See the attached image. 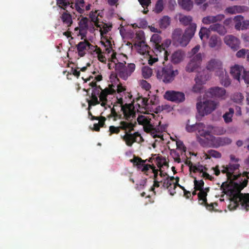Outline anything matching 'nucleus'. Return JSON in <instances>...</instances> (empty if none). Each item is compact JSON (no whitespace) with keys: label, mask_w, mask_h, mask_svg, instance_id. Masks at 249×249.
I'll list each match as a JSON object with an SVG mask.
<instances>
[{"label":"nucleus","mask_w":249,"mask_h":249,"mask_svg":"<svg viewBox=\"0 0 249 249\" xmlns=\"http://www.w3.org/2000/svg\"><path fill=\"white\" fill-rule=\"evenodd\" d=\"M247 184V181L244 182L243 186L237 183H234L233 185H231L228 183V181H225L222 184L220 190L224 194L232 196L235 204L234 209L240 205L242 209L248 212L249 211V194H242L240 192Z\"/></svg>","instance_id":"nucleus-1"},{"label":"nucleus","mask_w":249,"mask_h":249,"mask_svg":"<svg viewBox=\"0 0 249 249\" xmlns=\"http://www.w3.org/2000/svg\"><path fill=\"white\" fill-rule=\"evenodd\" d=\"M155 71L159 81L165 84L171 83L179 73L178 70L172 64H165L164 62L162 66L158 67Z\"/></svg>","instance_id":"nucleus-2"},{"label":"nucleus","mask_w":249,"mask_h":249,"mask_svg":"<svg viewBox=\"0 0 249 249\" xmlns=\"http://www.w3.org/2000/svg\"><path fill=\"white\" fill-rule=\"evenodd\" d=\"M196 29V24L193 23L186 29L183 34H182V31L181 29H175L172 33L173 42L177 45L182 47L186 46L194 36Z\"/></svg>","instance_id":"nucleus-3"},{"label":"nucleus","mask_w":249,"mask_h":249,"mask_svg":"<svg viewBox=\"0 0 249 249\" xmlns=\"http://www.w3.org/2000/svg\"><path fill=\"white\" fill-rule=\"evenodd\" d=\"M122 111L124 115V118L125 120L121 121L120 122L121 129L124 130V133L131 132L134 129L136 122H133V119L136 116V113L131 104H126L124 107H122Z\"/></svg>","instance_id":"nucleus-4"},{"label":"nucleus","mask_w":249,"mask_h":249,"mask_svg":"<svg viewBox=\"0 0 249 249\" xmlns=\"http://www.w3.org/2000/svg\"><path fill=\"white\" fill-rule=\"evenodd\" d=\"M155 117V115L153 113L149 114L148 115H141L138 116L137 121L139 124L143 126L145 132L150 133L153 138L162 137L159 128H154V126L151 124V119Z\"/></svg>","instance_id":"nucleus-5"},{"label":"nucleus","mask_w":249,"mask_h":249,"mask_svg":"<svg viewBox=\"0 0 249 249\" xmlns=\"http://www.w3.org/2000/svg\"><path fill=\"white\" fill-rule=\"evenodd\" d=\"M197 141L203 147H208L213 146L217 147L220 146H223L229 144L231 142L230 139L227 137H216L215 136H211L210 140L207 141L205 139L197 137Z\"/></svg>","instance_id":"nucleus-6"},{"label":"nucleus","mask_w":249,"mask_h":249,"mask_svg":"<svg viewBox=\"0 0 249 249\" xmlns=\"http://www.w3.org/2000/svg\"><path fill=\"white\" fill-rule=\"evenodd\" d=\"M126 62H117L115 68L117 75L121 78L126 80L135 70V65L134 63H128L125 66Z\"/></svg>","instance_id":"nucleus-7"},{"label":"nucleus","mask_w":249,"mask_h":249,"mask_svg":"<svg viewBox=\"0 0 249 249\" xmlns=\"http://www.w3.org/2000/svg\"><path fill=\"white\" fill-rule=\"evenodd\" d=\"M218 102L207 100L203 102H199L196 104V108L199 113L204 116L211 113L218 106Z\"/></svg>","instance_id":"nucleus-8"},{"label":"nucleus","mask_w":249,"mask_h":249,"mask_svg":"<svg viewBox=\"0 0 249 249\" xmlns=\"http://www.w3.org/2000/svg\"><path fill=\"white\" fill-rule=\"evenodd\" d=\"M215 32L220 35H224L227 30L224 25L219 23H214L210 26L209 29L202 27L199 31V36L201 40L207 39L209 36L210 31Z\"/></svg>","instance_id":"nucleus-9"},{"label":"nucleus","mask_w":249,"mask_h":249,"mask_svg":"<svg viewBox=\"0 0 249 249\" xmlns=\"http://www.w3.org/2000/svg\"><path fill=\"white\" fill-rule=\"evenodd\" d=\"M226 132V129L222 126H213L211 124L205 125L204 138L207 141L210 140L211 136L213 135H221Z\"/></svg>","instance_id":"nucleus-10"},{"label":"nucleus","mask_w":249,"mask_h":249,"mask_svg":"<svg viewBox=\"0 0 249 249\" xmlns=\"http://www.w3.org/2000/svg\"><path fill=\"white\" fill-rule=\"evenodd\" d=\"M206 73V71H204L202 72L197 73L195 78L196 84L192 88V91L194 92H201L203 88L202 85L204 84L209 78V76Z\"/></svg>","instance_id":"nucleus-11"},{"label":"nucleus","mask_w":249,"mask_h":249,"mask_svg":"<svg viewBox=\"0 0 249 249\" xmlns=\"http://www.w3.org/2000/svg\"><path fill=\"white\" fill-rule=\"evenodd\" d=\"M207 69L210 71H215L216 75L221 77L223 75L224 71L222 64L220 61L217 59H212L210 60L207 65Z\"/></svg>","instance_id":"nucleus-12"},{"label":"nucleus","mask_w":249,"mask_h":249,"mask_svg":"<svg viewBox=\"0 0 249 249\" xmlns=\"http://www.w3.org/2000/svg\"><path fill=\"white\" fill-rule=\"evenodd\" d=\"M164 98L169 101L179 103L185 100L184 93L174 90H168L165 92Z\"/></svg>","instance_id":"nucleus-13"},{"label":"nucleus","mask_w":249,"mask_h":249,"mask_svg":"<svg viewBox=\"0 0 249 249\" xmlns=\"http://www.w3.org/2000/svg\"><path fill=\"white\" fill-rule=\"evenodd\" d=\"M202 61L201 53H197L191 59L187 65L185 70L188 72L196 71L200 66Z\"/></svg>","instance_id":"nucleus-14"},{"label":"nucleus","mask_w":249,"mask_h":249,"mask_svg":"<svg viewBox=\"0 0 249 249\" xmlns=\"http://www.w3.org/2000/svg\"><path fill=\"white\" fill-rule=\"evenodd\" d=\"M76 47L78 55L80 57H83L86 53V51L91 53L94 50L95 46L91 45L88 40H84L78 43Z\"/></svg>","instance_id":"nucleus-15"},{"label":"nucleus","mask_w":249,"mask_h":249,"mask_svg":"<svg viewBox=\"0 0 249 249\" xmlns=\"http://www.w3.org/2000/svg\"><path fill=\"white\" fill-rule=\"evenodd\" d=\"M162 38L158 34H154L151 38V41L153 42V53L155 54L156 55H161L163 56V54L162 53H165V51L164 52H161L160 51L161 48H160V44L161 43ZM162 51H163L162 50Z\"/></svg>","instance_id":"nucleus-16"},{"label":"nucleus","mask_w":249,"mask_h":249,"mask_svg":"<svg viewBox=\"0 0 249 249\" xmlns=\"http://www.w3.org/2000/svg\"><path fill=\"white\" fill-rule=\"evenodd\" d=\"M121 137L128 146H131L134 142H137V137H140L141 139H142V137L138 132H135L134 133L126 132L124 135H121Z\"/></svg>","instance_id":"nucleus-17"},{"label":"nucleus","mask_w":249,"mask_h":249,"mask_svg":"<svg viewBox=\"0 0 249 249\" xmlns=\"http://www.w3.org/2000/svg\"><path fill=\"white\" fill-rule=\"evenodd\" d=\"M146 160H142L141 158L134 157L133 159L130 160V162L134 165H136L138 169H141L142 172H146L150 168L152 169L154 166L148 164H145Z\"/></svg>","instance_id":"nucleus-18"},{"label":"nucleus","mask_w":249,"mask_h":249,"mask_svg":"<svg viewBox=\"0 0 249 249\" xmlns=\"http://www.w3.org/2000/svg\"><path fill=\"white\" fill-rule=\"evenodd\" d=\"M205 124L202 123H196V124L186 126V130L188 132H193L197 131L198 134L204 138Z\"/></svg>","instance_id":"nucleus-19"},{"label":"nucleus","mask_w":249,"mask_h":249,"mask_svg":"<svg viewBox=\"0 0 249 249\" xmlns=\"http://www.w3.org/2000/svg\"><path fill=\"white\" fill-rule=\"evenodd\" d=\"M225 43L234 51L237 50L240 47V40L232 35H228L224 38Z\"/></svg>","instance_id":"nucleus-20"},{"label":"nucleus","mask_w":249,"mask_h":249,"mask_svg":"<svg viewBox=\"0 0 249 249\" xmlns=\"http://www.w3.org/2000/svg\"><path fill=\"white\" fill-rule=\"evenodd\" d=\"M211 97L219 98L224 99L226 94V90L218 87H215L210 88L208 92Z\"/></svg>","instance_id":"nucleus-21"},{"label":"nucleus","mask_w":249,"mask_h":249,"mask_svg":"<svg viewBox=\"0 0 249 249\" xmlns=\"http://www.w3.org/2000/svg\"><path fill=\"white\" fill-rule=\"evenodd\" d=\"M112 86H110L108 88H106L103 90H102L100 95H99V99L101 102V106L102 107H105L107 102V96L108 95H112L115 93L116 91L114 89L112 88Z\"/></svg>","instance_id":"nucleus-22"},{"label":"nucleus","mask_w":249,"mask_h":249,"mask_svg":"<svg viewBox=\"0 0 249 249\" xmlns=\"http://www.w3.org/2000/svg\"><path fill=\"white\" fill-rule=\"evenodd\" d=\"M225 18V16L223 14H218L215 16H208L205 17L202 19V22L204 24H210L214 23L217 21L222 20Z\"/></svg>","instance_id":"nucleus-23"},{"label":"nucleus","mask_w":249,"mask_h":249,"mask_svg":"<svg viewBox=\"0 0 249 249\" xmlns=\"http://www.w3.org/2000/svg\"><path fill=\"white\" fill-rule=\"evenodd\" d=\"M245 72L243 67L238 65L231 67V73L233 78L239 82L240 81L241 74L242 73L244 74Z\"/></svg>","instance_id":"nucleus-24"},{"label":"nucleus","mask_w":249,"mask_h":249,"mask_svg":"<svg viewBox=\"0 0 249 249\" xmlns=\"http://www.w3.org/2000/svg\"><path fill=\"white\" fill-rule=\"evenodd\" d=\"M171 43V41L169 39H166L163 42L161 43L160 44L161 49L160 50L161 52H162V50H163V52L165 51V53H162L163 54V56L159 55L160 58H163L164 60L167 61L168 60V56L169 55V53L167 51L168 48L169 47Z\"/></svg>","instance_id":"nucleus-25"},{"label":"nucleus","mask_w":249,"mask_h":249,"mask_svg":"<svg viewBox=\"0 0 249 249\" xmlns=\"http://www.w3.org/2000/svg\"><path fill=\"white\" fill-rule=\"evenodd\" d=\"M185 56L184 53L181 50H177L172 53L171 56V62L175 64L179 63Z\"/></svg>","instance_id":"nucleus-26"},{"label":"nucleus","mask_w":249,"mask_h":249,"mask_svg":"<svg viewBox=\"0 0 249 249\" xmlns=\"http://www.w3.org/2000/svg\"><path fill=\"white\" fill-rule=\"evenodd\" d=\"M84 4V0H75L74 3L72 2L71 8L75 9L79 14H83L84 12V9H83Z\"/></svg>","instance_id":"nucleus-27"},{"label":"nucleus","mask_w":249,"mask_h":249,"mask_svg":"<svg viewBox=\"0 0 249 249\" xmlns=\"http://www.w3.org/2000/svg\"><path fill=\"white\" fill-rule=\"evenodd\" d=\"M178 4L182 9L187 11H190L193 7L192 0H178Z\"/></svg>","instance_id":"nucleus-28"},{"label":"nucleus","mask_w":249,"mask_h":249,"mask_svg":"<svg viewBox=\"0 0 249 249\" xmlns=\"http://www.w3.org/2000/svg\"><path fill=\"white\" fill-rule=\"evenodd\" d=\"M234 113V110L233 108L230 107L229 110L226 111L223 115V118L225 123L229 124L232 121V117Z\"/></svg>","instance_id":"nucleus-29"},{"label":"nucleus","mask_w":249,"mask_h":249,"mask_svg":"<svg viewBox=\"0 0 249 249\" xmlns=\"http://www.w3.org/2000/svg\"><path fill=\"white\" fill-rule=\"evenodd\" d=\"M179 22L184 26L190 25L193 21V18L191 16L180 15L178 18Z\"/></svg>","instance_id":"nucleus-30"},{"label":"nucleus","mask_w":249,"mask_h":249,"mask_svg":"<svg viewBox=\"0 0 249 249\" xmlns=\"http://www.w3.org/2000/svg\"><path fill=\"white\" fill-rule=\"evenodd\" d=\"M170 22V18L167 16H163L159 21L160 28L163 29L167 28L169 26Z\"/></svg>","instance_id":"nucleus-31"},{"label":"nucleus","mask_w":249,"mask_h":249,"mask_svg":"<svg viewBox=\"0 0 249 249\" xmlns=\"http://www.w3.org/2000/svg\"><path fill=\"white\" fill-rule=\"evenodd\" d=\"M198 203L201 205L206 204L207 201V193L204 190H200V192L197 194Z\"/></svg>","instance_id":"nucleus-32"},{"label":"nucleus","mask_w":249,"mask_h":249,"mask_svg":"<svg viewBox=\"0 0 249 249\" xmlns=\"http://www.w3.org/2000/svg\"><path fill=\"white\" fill-rule=\"evenodd\" d=\"M88 18L86 17L83 18L79 22V33L83 37L85 35H83L82 32L87 29L88 27Z\"/></svg>","instance_id":"nucleus-33"},{"label":"nucleus","mask_w":249,"mask_h":249,"mask_svg":"<svg viewBox=\"0 0 249 249\" xmlns=\"http://www.w3.org/2000/svg\"><path fill=\"white\" fill-rule=\"evenodd\" d=\"M61 18L63 23L66 24L68 27L70 26L72 23L71 16L67 12L63 13L61 17Z\"/></svg>","instance_id":"nucleus-34"},{"label":"nucleus","mask_w":249,"mask_h":249,"mask_svg":"<svg viewBox=\"0 0 249 249\" xmlns=\"http://www.w3.org/2000/svg\"><path fill=\"white\" fill-rule=\"evenodd\" d=\"M227 166L231 175L232 176V180L236 179L237 177L235 175H233V173L235 171L238 169L240 165L237 163L234 164L230 163L227 165Z\"/></svg>","instance_id":"nucleus-35"},{"label":"nucleus","mask_w":249,"mask_h":249,"mask_svg":"<svg viewBox=\"0 0 249 249\" xmlns=\"http://www.w3.org/2000/svg\"><path fill=\"white\" fill-rule=\"evenodd\" d=\"M90 100L87 99L88 103V110H90L92 106H95L100 104V101L98 99V96L91 93Z\"/></svg>","instance_id":"nucleus-36"},{"label":"nucleus","mask_w":249,"mask_h":249,"mask_svg":"<svg viewBox=\"0 0 249 249\" xmlns=\"http://www.w3.org/2000/svg\"><path fill=\"white\" fill-rule=\"evenodd\" d=\"M220 39L216 35H213L211 36L209 41V45L211 48H214L218 46L220 43Z\"/></svg>","instance_id":"nucleus-37"},{"label":"nucleus","mask_w":249,"mask_h":249,"mask_svg":"<svg viewBox=\"0 0 249 249\" xmlns=\"http://www.w3.org/2000/svg\"><path fill=\"white\" fill-rule=\"evenodd\" d=\"M243 18L244 17L241 15H238L234 18L233 20L235 22L234 27L237 30H241Z\"/></svg>","instance_id":"nucleus-38"},{"label":"nucleus","mask_w":249,"mask_h":249,"mask_svg":"<svg viewBox=\"0 0 249 249\" xmlns=\"http://www.w3.org/2000/svg\"><path fill=\"white\" fill-rule=\"evenodd\" d=\"M93 51L95 52L97 54L98 59L100 62L104 63H106L107 59L105 55H103L102 50L100 48L95 46V48Z\"/></svg>","instance_id":"nucleus-39"},{"label":"nucleus","mask_w":249,"mask_h":249,"mask_svg":"<svg viewBox=\"0 0 249 249\" xmlns=\"http://www.w3.org/2000/svg\"><path fill=\"white\" fill-rule=\"evenodd\" d=\"M138 47H139V52L140 53L144 54L146 53H149V49L150 47L149 46L145 44L144 41H141L138 43Z\"/></svg>","instance_id":"nucleus-40"},{"label":"nucleus","mask_w":249,"mask_h":249,"mask_svg":"<svg viewBox=\"0 0 249 249\" xmlns=\"http://www.w3.org/2000/svg\"><path fill=\"white\" fill-rule=\"evenodd\" d=\"M164 8L163 0H158L156 3L153 11L157 14L160 13Z\"/></svg>","instance_id":"nucleus-41"},{"label":"nucleus","mask_w":249,"mask_h":249,"mask_svg":"<svg viewBox=\"0 0 249 249\" xmlns=\"http://www.w3.org/2000/svg\"><path fill=\"white\" fill-rule=\"evenodd\" d=\"M56 4L59 7L64 10H66V8L69 5H71L72 2L70 0H56Z\"/></svg>","instance_id":"nucleus-42"},{"label":"nucleus","mask_w":249,"mask_h":249,"mask_svg":"<svg viewBox=\"0 0 249 249\" xmlns=\"http://www.w3.org/2000/svg\"><path fill=\"white\" fill-rule=\"evenodd\" d=\"M106 120V118L105 117L101 116V119H99L98 123L94 124L93 130L95 131H99L100 127H104L105 124Z\"/></svg>","instance_id":"nucleus-43"},{"label":"nucleus","mask_w":249,"mask_h":249,"mask_svg":"<svg viewBox=\"0 0 249 249\" xmlns=\"http://www.w3.org/2000/svg\"><path fill=\"white\" fill-rule=\"evenodd\" d=\"M179 180V178L178 177H176V182L174 183L173 184H172V186L168 189V192H169L171 196H173L176 193L175 190H176L177 186L179 187V185H180L178 183Z\"/></svg>","instance_id":"nucleus-44"},{"label":"nucleus","mask_w":249,"mask_h":249,"mask_svg":"<svg viewBox=\"0 0 249 249\" xmlns=\"http://www.w3.org/2000/svg\"><path fill=\"white\" fill-rule=\"evenodd\" d=\"M192 177L194 178L195 189L196 190H199V192H200V190H204L203 186L204 185V182L203 180L201 179L199 181H197L196 177Z\"/></svg>","instance_id":"nucleus-45"},{"label":"nucleus","mask_w":249,"mask_h":249,"mask_svg":"<svg viewBox=\"0 0 249 249\" xmlns=\"http://www.w3.org/2000/svg\"><path fill=\"white\" fill-rule=\"evenodd\" d=\"M206 156L208 159H210L211 157L214 158H220L221 157V153L214 150H208Z\"/></svg>","instance_id":"nucleus-46"},{"label":"nucleus","mask_w":249,"mask_h":249,"mask_svg":"<svg viewBox=\"0 0 249 249\" xmlns=\"http://www.w3.org/2000/svg\"><path fill=\"white\" fill-rule=\"evenodd\" d=\"M222 169H221V172L223 174H226L227 179L228 180H230V182L228 183L231 185H233V184H232V181L233 180L232 178V176L231 175V174L229 172L227 165L226 166H222Z\"/></svg>","instance_id":"nucleus-47"},{"label":"nucleus","mask_w":249,"mask_h":249,"mask_svg":"<svg viewBox=\"0 0 249 249\" xmlns=\"http://www.w3.org/2000/svg\"><path fill=\"white\" fill-rule=\"evenodd\" d=\"M152 74V70L148 67H144L142 69V75L144 78H149Z\"/></svg>","instance_id":"nucleus-48"},{"label":"nucleus","mask_w":249,"mask_h":249,"mask_svg":"<svg viewBox=\"0 0 249 249\" xmlns=\"http://www.w3.org/2000/svg\"><path fill=\"white\" fill-rule=\"evenodd\" d=\"M231 98L234 102L241 103L244 99V96L240 92H236L233 94Z\"/></svg>","instance_id":"nucleus-49"},{"label":"nucleus","mask_w":249,"mask_h":249,"mask_svg":"<svg viewBox=\"0 0 249 249\" xmlns=\"http://www.w3.org/2000/svg\"><path fill=\"white\" fill-rule=\"evenodd\" d=\"M160 182L162 183V187L168 189L172 184V182L169 180V176L166 177L165 178H163L162 180H160Z\"/></svg>","instance_id":"nucleus-50"},{"label":"nucleus","mask_w":249,"mask_h":249,"mask_svg":"<svg viewBox=\"0 0 249 249\" xmlns=\"http://www.w3.org/2000/svg\"><path fill=\"white\" fill-rule=\"evenodd\" d=\"M222 75H224V74ZM220 83L224 87H227L229 86L231 84V80L229 76L226 74L224 76H223L220 79Z\"/></svg>","instance_id":"nucleus-51"},{"label":"nucleus","mask_w":249,"mask_h":249,"mask_svg":"<svg viewBox=\"0 0 249 249\" xmlns=\"http://www.w3.org/2000/svg\"><path fill=\"white\" fill-rule=\"evenodd\" d=\"M111 25H108L107 23H104L103 28L100 30L101 35L103 36V35L107 34L109 31L111 30Z\"/></svg>","instance_id":"nucleus-52"},{"label":"nucleus","mask_w":249,"mask_h":249,"mask_svg":"<svg viewBox=\"0 0 249 249\" xmlns=\"http://www.w3.org/2000/svg\"><path fill=\"white\" fill-rule=\"evenodd\" d=\"M120 127L119 126H115L114 125H111L109 127V135L111 136L113 134H117L120 132Z\"/></svg>","instance_id":"nucleus-53"},{"label":"nucleus","mask_w":249,"mask_h":249,"mask_svg":"<svg viewBox=\"0 0 249 249\" xmlns=\"http://www.w3.org/2000/svg\"><path fill=\"white\" fill-rule=\"evenodd\" d=\"M249 51V50L242 49L236 53V55L238 58L245 57L246 55H248Z\"/></svg>","instance_id":"nucleus-54"},{"label":"nucleus","mask_w":249,"mask_h":249,"mask_svg":"<svg viewBox=\"0 0 249 249\" xmlns=\"http://www.w3.org/2000/svg\"><path fill=\"white\" fill-rule=\"evenodd\" d=\"M235 7L236 14L248 11L249 9L246 6L235 5Z\"/></svg>","instance_id":"nucleus-55"},{"label":"nucleus","mask_w":249,"mask_h":249,"mask_svg":"<svg viewBox=\"0 0 249 249\" xmlns=\"http://www.w3.org/2000/svg\"><path fill=\"white\" fill-rule=\"evenodd\" d=\"M140 85L142 89L146 90H149L151 89V85L150 84L144 80L141 81Z\"/></svg>","instance_id":"nucleus-56"},{"label":"nucleus","mask_w":249,"mask_h":249,"mask_svg":"<svg viewBox=\"0 0 249 249\" xmlns=\"http://www.w3.org/2000/svg\"><path fill=\"white\" fill-rule=\"evenodd\" d=\"M202 166H201V167H197L196 165H195L194 164L192 165L190 168H189V171L190 172H193L194 173H196L197 172H202Z\"/></svg>","instance_id":"nucleus-57"},{"label":"nucleus","mask_w":249,"mask_h":249,"mask_svg":"<svg viewBox=\"0 0 249 249\" xmlns=\"http://www.w3.org/2000/svg\"><path fill=\"white\" fill-rule=\"evenodd\" d=\"M79 69V68H77L76 69H74L73 68H72L70 71L68 72V73L69 74H72L73 75L75 76L77 78L80 76V71H78L77 70Z\"/></svg>","instance_id":"nucleus-58"},{"label":"nucleus","mask_w":249,"mask_h":249,"mask_svg":"<svg viewBox=\"0 0 249 249\" xmlns=\"http://www.w3.org/2000/svg\"><path fill=\"white\" fill-rule=\"evenodd\" d=\"M142 7H148L151 3V0H138Z\"/></svg>","instance_id":"nucleus-59"},{"label":"nucleus","mask_w":249,"mask_h":249,"mask_svg":"<svg viewBox=\"0 0 249 249\" xmlns=\"http://www.w3.org/2000/svg\"><path fill=\"white\" fill-rule=\"evenodd\" d=\"M225 12L230 14H236L235 5L227 7Z\"/></svg>","instance_id":"nucleus-60"},{"label":"nucleus","mask_w":249,"mask_h":249,"mask_svg":"<svg viewBox=\"0 0 249 249\" xmlns=\"http://www.w3.org/2000/svg\"><path fill=\"white\" fill-rule=\"evenodd\" d=\"M179 187L183 191L184 196L186 198H189L191 196V192L187 191L183 186L179 185Z\"/></svg>","instance_id":"nucleus-61"},{"label":"nucleus","mask_w":249,"mask_h":249,"mask_svg":"<svg viewBox=\"0 0 249 249\" xmlns=\"http://www.w3.org/2000/svg\"><path fill=\"white\" fill-rule=\"evenodd\" d=\"M102 90L103 89L101 88L100 86H99L98 87H95L93 89L92 93L99 97Z\"/></svg>","instance_id":"nucleus-62"},{"label":"nucleus","mask_w":249,"mask_h":249,"mask_svg":"<svg viewBox=\"0 0 249 249\" xmlns=\"http://www.w3.org/2000/svg\"><path fill=\"white\" fill-rule=\"evenodd\" d=\"M249 29V20H245L242 21V30Z\"/></svg>","instance_id":"nucleus-63"},{"label":"nucleus","mask_w":249,"mask_h":249,"mask_svg":"<svg viewBox=\"0 0 249 249\" xmlns=\"http://www.w3.org/2000/svg\"><path fill=\"white\" fill-rule=\"evenodd\" d=\"M242 78L244 80L246 83L249 84V71H245Z\"/></svg>","instance_id":"nucleus-64"}]
</instances>
